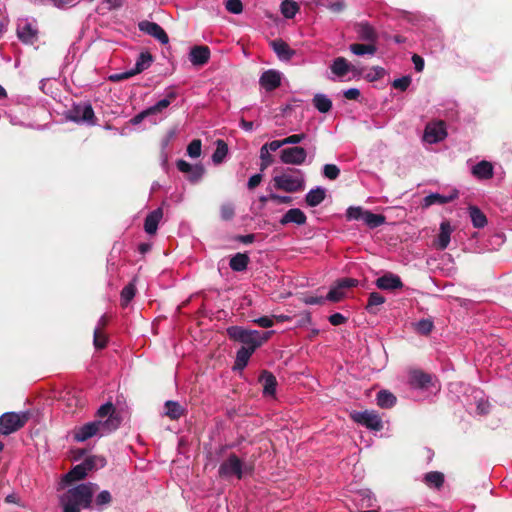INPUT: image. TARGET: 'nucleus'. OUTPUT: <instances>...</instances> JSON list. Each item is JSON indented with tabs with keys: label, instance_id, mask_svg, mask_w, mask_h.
<instances>
[{
	"label": "nucleus",
	"instance_id": "obj_59",
	"mask_svg": "<svg viewBox=\"0 0 512 512\" xmlns=\"http://www.w3.org/2000/svg\"><path fill=\"white\" fill-rule=\"evenodd\" d=\"M328 320L333 326H338L344 324L347 321V318L341 313H334L329 316Z\"/></svg>",
	"mask_w": 512,
	"mask_h": 512
},
{
	"label": "nucleus",
	"instance_id": "obj_3",
	"mask_svg": "<svg viewBox=\"0 0 512 512\" xmlns=\"http://www.w3.org/2000/svg\"><path fill=\"white\" fill-rule=\"evenodd\" d=\"M31 414L29 411H24L20 413L16 412H6L0 416V434L1 435H10L22 427L30 419Z\"/></svg>",
	"mask_w": 512,
	"mask_h": 512
},
{
	"label": "nucleus",
	"instance_id": "obj_51",
	"mask_svg": "<svg viewBox=\"0 0 512 512\" xmlns=\"http://www.w3.org/2000/svg\"><path fill=\"white\" fill-rule=\"evenodd\" d=\"M367 210H364L362 207H349L347 209V218L349 220H362L364 221L365 213Z\"/></svg>",
	"mask_w": 512,
	"mask_h": 512
},
{
	"label": "nucleus",
	"instance_id": "obj_57",
	"mask_svg": "<svg viewBox=\"0 0 512 512\" xmlns=\"http://www.w3.org/2000/svg\"><path fill=\"white\" fill-rule=\"evenodd\" d=\"M386 71L384 68L380 67V66H375L371 69V72H369L367 75H366V78L370 81V82H373V81H377L381 78L384 77Z\"/></svg>",
	"mask_w": 512,
	"mask_h": 512
},
{
	"label": "nucleus",
	"instance_id": "obj_47",
	"mask_svg": "<svg viewBox=\"0 0 512 512\" xmlns=\"http://www.w3.org/2000/svg\"><path fill=\"white\" fill-rule=\"evenodd\" d=\"M434 327L430 319H422L415 324V330L421 335H428Z\"/></svg>",
	"mask_w": 512,
	"mask_h": 512
},
{
	"label": "nucleus",
	"instance_id": "obj_26",
	"mask_svg": "<svg viewBox=\"0 0 512 512\" xmlns=\"http://www.w3.org/2000/svg\"><path fill=\"white\" fill-rule=\"evenodd\" d=\"M452 231H453V229H452L449 221L445 220V221L441 222L440 233L438 235V240L436 243V247L439 250H444L448 247V245L450 243V236H451Z\"/></svg>",
	"mask_w": 512,
	"mask_h": 512
},
{
	"label": "nucleus",
	"instance_id": "obj_55",
	"mask_svg": "<svg viewBox=\"0 0 512 512\" xmlns=\"http://www.w3.org/2000/svg\"><path fill=\"white\" fill-rule=\"evenodd\" d=\"M225 8L232 14H240L243 11V4L241 0H227Z\"/></svg>",
	"mask_w": 512,
	"mask_h": 512
},
{
	"label": "nucleus",
	"instance_id": "obj_40",
	"mask_svg": "<svg viewBox=\"0 0 512 512\" xmlns=\"http://www.w3.org/2000/svg\"><path fill=\"white\" fill-rule=\"evenodd\" d=\"M331 70L335 75L343 77L350 71V65L344 57H338L333 61Z\"/></svg>",
	"mask_w": 512,
	"mask_h": 512
},
{
	"label": "nucleus",
	"instance_id": "obj_10",
	"mask_svg": "<svg viewBox=\"0 0 512 512\" xmlns=\"http://www.w3.org/2000/svg\"><path fill=\"white\" fill-rule=\"evenodd\" d=\"M176 166L180 172L188 175V180L192 184L198 183L205 174L203 165H191L183 159L178 160Z\"/></svg>",
	"mask_w": 512,
	"mask_h": 512
},
{
	"label": "nucleus",
	"instance_id": "obj_52",
	"mask_svg": "<svg viewBox=\"0 0 512 512\" xmlns=\"http://www.w3.org/2000/svg\"><path fill=\"white\" fill-rule=\"evenodd\" d=\"M344 297V292L342 288L336 284V286L332 287L327 296L325 297L326 300L332 301V302H338Z\"/></svg>",
	"mask_w": 512,
	"mask_h": 512
},
{
	"label": "nucleus",
	"instance_id": "obj_21",
	"mask_svg": "<svg viewBox=\"0 0 512 512\" xmlns=\"http://www.w3.org/2000/svg\"><path fill=\"white\" fill-rule=\"evenodd\" d=\"M307 221L305 213L299 208L289 209L280 219V224L285 226L289 223L304 225Z\"/></svg>",
	"mask_w": 512,
	"mask_h": 512
},
{
	"label": "nucleus",
	"instance_id": "obj_49",
	"mask_svg": "<svg viewBox=\"0 0 512 512\" xmlns=\"http://www.w3.org/2000/svg\"><path fill=\"white\" fill-rule=\"evenodd\" d=\"M116 414L115 407L111 402H107L100 406V408L97 411V416L99 420H102L103 418H108L110 415Z\"/></svg>",
	"mask_w": 512,
	"mask_h": 512
},
{
	"label": "nucleus",
	"instance_id": "obj_64",
	"mask_svg": "<svg viewBox=\"0 0 512 512\" xmlns=\"http://www.w3.org/2000/svg\"><path fill=\"white\" fill-rule=\"evenodd\" d=\"M80 507L66 499L63 504V512H80Z\"/></svg>",
	"mask_w": 512,
	"mask_h": 512
},
{
	"label": "nucleus",
	"instance_id": "obj_13",
	"mask_svg": "<svg viewBox=\"0 0 512 512\" xmlns=\"http://www.w3.org/2000/svg\"><path fill=\"white\" fill-rule=\"evenodd\" d=\"M259 84L266 91H273L281 85V73L274 69H269L262 73Z\"/></svg>",
	"mask_w": 512,
	"mask_h": 512
},
{
	"label": "nucleus",
	"instance_id": "obj_42",
	"mask_svg": "<svg viewBox=\"0 0 512 512\" xmlns=\"http://www.w3.org/2000/svg\"><path fill=\"white\" fill-rule=\"evenodd\" d=\"M280 8L281 13L287 19H292L299 11V5L293 0H283Z\"/></svg>",
	"mask_w": 512,
	"mask_h": 512
},
{
	"label": "nucleus",
	"instance_id": "obj_61",
	"mask_svg": "<svg viewBox=\"0 0 512 512\" xmlns=\"http://www.w3.org/2000/svg\"><path fill=\"white\" fill-rule=\"evenodd\" d=\"M306 138V134L300 133V134H293L286 138H284L285 145L287 144H298L301 141H303Z\"/></svg>",
	"mask_w": 512,
	"mask_h": 512
},
{
	"label": "nucleus",
	"instance_id": "obj_27",
	"mask_svg": "<svg viewBox=\"0 0 512 512\" xmlns=\"http://www.w3.org/2000/svg\"><path fill=\"white\" fill-rule=\"evenodd\" d=\"M458 197V192L454 191L448 196H444L438 193H432L423 199V207H429L433 204H446L452 202Z\"/></svg>",
	"mask_w": 512,
	"mask_h": 512
},
{
	"label": "nucleus",
	"instance_id": "obj_28",
	"mask_svg": "<svg viewBox=\"0 0 512 512\" xmlns=\"http://www.w3.org/2000/svg\"><path fill=\"white\" fill-rule=\"evenodd\" d=\"M99 423L100 435L108 434L120 426L121 418L118 414L110 415L106 420H97Z\"/></svg>",
	"mask_w": 512,
	"mask_h": 512
},
{
	"label": "nucleus",
	"instance_id": "obj_12",
	"mask_svg": "<svg viewBox=\"0 0 512 512\" xmlns=\"http://www.w3.org/2000/svg\"><path fill=\"white\" fill-rule=\"evenodd\" d=\"M138 26L140 31L154 37L161 44H167L169 42L167 33L158 23L145 20L140 22Z\"/></svg>",
	"mask_w": 512,
	"mask_h": 512
},
{
	"label": "nucleus",
	"instance_id": "obj_25",
	"mask_svg": "<svg viewBox=\"0 0 512 512\" xmlns=\"http://www.w3.org/2000/svg\"><path fill=\"white\" fill-rule=\"evenodd\" d=\"M255 351L256 350H253V347H241L236 353L233 370H243L247 366L250 357Z\"/></svg>",
	"mask_w": 512,
	"mask_h": 512
},
{
	"label": "nucleus",
	"instance_id": "obj_63",
	"mask_svg": "<svg viewBox=\"0 0 512 512\" xmlns=\"http://www.w3.org/2000/svg\"><path fill=\"white\" fill-rule=\"evenodd\" d=\"M346 8V4L343 0H337L335 2L330 3L329 9L333 13H340Z\"/></svg>",
	"mask_w": 512,
	"mask_h": 512
},
{
	"label": "nucleus",
	"instance_id": "obj_23",
	"mask_svg": "<svg viewBox=\"0 0 512 512\" xmlns=\"http://www.w3.org/2000/svg\"><path fill=\"white\" fill-rule=\"evenodd\" d=\"M270 44L278 58L281 60L288 61L295 55V51L282 39H275L271 41Z\"/></svg>",
	"mask_w": 512,
	"mask_h": 512
},
{
	"label": "nucleus",
	"instance_id": "obj_30",
	"mask_svg": "<svg viewBox=\"0 0 512 512\" xmlns=\"http://www.w3.org/2000/svg\"><path fill=\"white\" fill-rule=\"evenodd\" d=\"M250 258L246 253H236L229 261L230 268L235 272H242L247 269Z\"/></svg>",
	"mask_w": 512,
	"mask_h": 512
},
{
	"label": "nucleus",
	"instance_id": "obj_4",
	"mask_svg": "<svg viewBox=\"0 0 512 512\" xmlns=\"http://www.w3.org/2000/svg\"><path fill=\"white\" fill-rule=\"evenodd\" d=\"M96 489L98 486L94 483L79 484L67 491L66 499L83 508H89Z\"/></svg>",
	"mask_w": 512,
	"mask_h": 512
},
{
	"label": "nucleus",
	"instance_id": "obj_45",
	"mask_svg": "<svg viewBox=\"0 0 512 512\" xmlns=\"http://www.w3.org/2000/svg\"><path fill=\"white\" fill-rule=\"evenodd\" d=\"M108 337L107 335L101 331L100 327H96L93 335V344L94 347L98 350L104 349L107 346Z\"/></svg>",
	"mask_w": 512,
	"mask_h": 512
},
{
	"label": "nucleus",
	"instance_id": "obj_38",
	"mask_svg": "<svg viewBox=\"0 0 512 512\" xmlns=\"http://www.w3.org/2000/svg\"><path fill=\"white\" fill-rule=\"evenodd\" d=\"M396 397L394 394L387 390H382L377 394V404L381 408L389 409L392 408L396 404Z\"/></svg>",
	"mask_w": 512,
	"mask_h": 512
},
{
	"label": "nucleus",
	"instance_id": "obj_33",
	"mask_svg": "<svg viewBox=\"0 0 512 512\" xmlns=\"http://www.w3.org/2000/svg\"><path fill=\"white\" fill-rule=\"evenodd\" d=\"M468 210L472 224L475 228H483L486 226L487 218L477 206L471 205Z\"/></svg>",
	"mask_w": 512,
	"mask_h": 512
},
{
	"label": "nucleus",
	"instance_id": "obj_5",
	"mask_svg": "<svg viewBox=\"0 0 512 512\" xmlns=\"http://www.w3.org/2000/svg\"><path fill=\"white\" fill-rule=\"evenodd\" d=\"M66 117L75 123L95 125L97 122L93 107L90 103H79L73 105L67 112Z\"/></svg>",
	"mask_w": 512,
	"mask_h": 512
},
{
	"label": "nucleus",
	"instance_id": "obj_53",
	"mask_svg": "<svg viewBox=\"0 0 512 512\" xmlns=\"http://www.w3.org/2000/svg\"><path fill=\"white\" fill-rule=\"evenodd\" d=\"M323 174L330 180H335L340 175V169L335 164H325Z\"/></svg>",
	"mask_w": 512,
	"mask_h": 512
},
{
	"label": "nucleus",
	"instance_id": "obj_32",
	"mask_svg": "<svg viewBox=\"0 0 512 512\" xmlns=\"http://www.w3.org/2000/svg\"><path fill=\"white\" fill-rule=\"evenodd\" d=\"M165 415L172 420H178L184 414V408L180 403L172 400L165 402Z\"/></svg>",
	"mask_w": 512,
	"mask_h": 512
},
{
	"label": "nucleus",
	"instance_id": "obj_48",
	"mask_svg": "<svg viewBox=\"0 0 512 512\" xmlns=\"http://www.w3.org/2000/svg\"><path fill=\"white\" fill-rule=\"evenodd\" d=\"M235 216V207L231 203L222 204L220 207V217L224 221H230Z\"/></svg>",
	"mask_w": 512,
	"mask_h": 512
},
{
	"label": "nucleus",
	"instance_id": "obj_22",
	"mask_svg": "<svg viewBox=\"0 0 512 512\" xmlns=\"http://www.w3.org/2000/svg\"><path fill=\"white\" fill-rule=\"evenodd\" d=\"M259 381L263 386V394L273 396L276 392V377L269 371L263 370L259 376Z\"/></svg>",
	"mask_w": 512,
	"mask_h": 512
},
{
	"label": "nucleus",
	"instance_id": "obj_17",
	"mask_svg": "<svg viewBox=\"0 0 512 512\" xmlns=\"http://www.w3.org/2000/svg\"><path fill=\"white\" fill-rule=\"evenodd\" d=\"M100 433L99 429V423L98 421H92L84 424L83 426L79 427L74 432V439L78 442H84L88 440L89 438L97 435Z\"/></svg>",
	"mask_w": 512,
	"mask_h": 512
},
{
	"label": "nucleus",
	"instance_id": "obj_8",
	"mask_svg": "<svg viewBox=\"0 0 512 512\" xmlns=\"http://www.w3.org/2000/svg\"><path fill=\"white\" fill-rule=\"evenodd\" d=\"M306 158V150L299 146L284 148L280 152V160L284 164L302 165L306 161Z\"/></svg>",
	"mask_w": 512,
	"mask_h": 512
},
{
	"label": "nucleus",
	"instance_id": "obj_44",
	"mask_svg": "<svg viewBox=\"0 0 512 512\" xmlns=\"http://www.w3.org/2000/svg\"><path fill=\"white\" fill-rule=\"evenodd\" d=\"M385 302L384 296L378 292H372L369 295L366 310L370 313L376 314L377 311L374 309L375 306L381 305Z\"/></svg>",
	"mask_w": 512,
	"mask_h": 512
},
{
	"label": "nucleus",
	"instance_id": "obj_34",
	"mask_svg": "<svg viewBox=\"0 0 512 512\" xmlns=\"http://www.w3.org/2000/svg\"><path fill=\"white\" fill-rule=\"evenodd\" d=\"M153 62V56L149 52H142L138 56L135 67L132 69L134 75L148 69Z\"/></svg>",
	"mask_w": 512,
	"mask_h": 512
},
{
	"label": "nucleus",
	"instance_id": "obj_36",
	"mask_svg": "<svg viewBox=\"0 0 512 512\" xmlns=\"http://www.w3.org/2000/svg\"><path fill=\"white\" fill-rule=\"evenodd\" d=\"M424 482L427 486L440 489L444 483V475L438 471H431L425 474Z\"/></svg>",
	"mask_w": 512,
	"mask_h": 512
},
{
	"label": "nucleus",
	"instance_id": "obj_7",
	"mask_svg": "<svg viewBox=\"0 0 512 512\" xmlns=\"http://www.w3.org/2000/svg\"><path fill=\"white\" fill-rule=\"evenodd\" d=\"M352 419L371 430L380 431L383 429V423L380 416L375 411L355 412Z\"/></svg>",
	"mask_w": 512,
	"mask_h": 512
},
{
	"label": "nucleus",
	"instance_id": "obj_2",
	"mask_svg": "<svg viewBox=\"0 0 512 512\" xmlns=\"http://www.w3.org/2000/svg\"><path fill=\"white\" fill-rule=\"evenodd\" d=\"M254 462H244L235 453H231L228 457L220 464L218 474L221 478H230L235 476L238 480H241L244 474H253Z\"/></svg>",
	"mask_w": 512,
	"mask_h": 512
},
{
	"label": "nucleus",
	"instance_id": "obj_31",
	"mask_svg": "<svg viewBox=\"0 0 512 512\" xmlns=\"http://www.w3.org/2000/svg\"><path fill=\"white\" fill-rule=\"evenodd\" d=\"M177 98V93L174 89H169L166 93V97L160 101H158L155 105L149 107V111L152 114H156L167 108L175 99Z\"/></svg>",
	"mask_w": 512,
	"mask_h": 512
},
{
	"label": "nucleus",
	"instance_id": "obj_35",
	"mask_svg": "<svg viewBox=\"0 0 512 512\" xmlns=\"http://www.w3.org/2000/svg\"><path fill=\"white\" fill-rule=\"evenodd\" d=\"M312 103L320 113H328L332 108V101L324 94H316Z\"/></svg>",
	"mask_w": 512,
	"mask_h": 512
},
{
	"label": "nucleus",
	"instance_id": "obj_37",
	"mask_svg": "<svg viewBox=\"0 0 512 512\" xmlns=\"http://www.w3.org/2000/svg\"><path fill=\"white\" fill-rule=\"evenodd\" d=\"M227 154H228L227 143L222 139H218L216 141V149H215L214 153L212 154L213 163L216 165L221 164L223 162V160L225 159V157L227 156Z\"/></svg>",
	"mask_w": 512,
	"mask_h": 512
},
{
	"label": "nucleus",
	"instance_id": "obj_16",
	"mask_svg": "<svg viewBox=\"0 0 512 512\" xmlns=\"http://www.w3.org/2000/svg\"><path fill=\"white\" fill-rule=\"evenodd\" d=\"M447 133L443 122L427 125L424 131V140L428 143H437L446 137Z\"/></svg>",
	"mask_w": 512,
	"mask_h": 512
},
{
	"label": "nucleus",
	"instance_id": "obj_24",
	"mask_svg": "<svg viewBox=\"0 0 512 512\" xmlns=\"http://www.w3.org/2000/svg\"><path fill=\"white\" fill-rule=\"evenodd\" d=\"M472 174L480 180H487L493 177V165L486 160L478 162L472 167Z\"/></svg>",
	"mask_w": 512,
	"mask_h": 512
},
{
	"label": "nucleus",
	"instance_id": "obj_14",
	"mask_svg": "<svg viewBox=\"0 0 512 512\" xmlns=\"http://www.w3.org/2000/svg\"><path fill=\"white\" fill-rule=\"evenodd\" d=\"M376 286L382 290L393 291L403 288L404 284L398 275L387 272L376 280Z\"/></svg>",
	"mask_w": 512,
	"mask_h": 512
},
{
	"label": "nucleus",
	"instance_id": "obj_60",
	"mask_svg": "<svg viewBox=\"0 0 512 512\" xmlns=\"http://www.w3.org/2000/svg\"><path fill=\"white\" fill-rule=\"evenodd\" d=\"M337 284L342 288V290L347 288H352L357 286L358 280L353 278H343L337 281Z\"/></svg>",
	"mask_w": 512,
	"mask_h": 512
},
{
	"label": "nucleus",
	"instance_id": "obj_50",
	"mask_svg": "<svg viewBox=\"0 0 512 512\" xmlns=\"http://www.w3.org/2000/svg\"><path fill=\"white\" fill-rule=\"evenodd\" d=\"M202 143L200 139L192 140L187 146V154L192 158H197L201 155Z\"/></svg>",
	"mask_w": 512,
	"mask_h": 512
},
{
	"label": "nucleus",
	"instance_id": "obj_11",
	"mask_svg": "<svg viewBox=\"0 0 512 512\" xmlns=\"http://www.w3.org/2000/svg\"><path fill=\"white\" fill-rule=\"evenodd\" d=\"M39 30L28 21L18 24L16 35L25 45H33L38 41Z\"/></svg>",
	"mask_w": 512,
	"mask_h": 512
},
{
	"label": "nucleus",
	"instance_id": "obj_41",
	"mask_svg": "<svg viewBox=\"0 0 512 512\" xmlns=\"http://www.w3.org/2000/svg\"><path fill=\"white\" fill-rule=\"evenodd\" d=\"M365 217H364V223L369 227V228H377L379 226H381L382 224L385 223L386 221V218L384 215L382 214H374L372 213L371 211H366V213L364 214Z\"/></svg>",
	"mask_w": 512,
	"mask_h": 512
},
{
	"label": "nucleus",
	"instance_id": "obj_56",
	"mask_svg": "<svg viewBox=\"0 0 512 512\" xmlns=\"http://www.w3.org/2000/svg\"><path fill=\"white\" fill-rule=\"evenodd\" d=\"M411 77L410 76H403L401 78H398V79H395L392 83V86L393 88L395 89H399L401 91H405L407 90V88L410 86L411 84Z\"/></svg>",
	"mask_w": 512,
	"mask_h": 512
},
{
	"label": "nucleus",
	"instance_id": "obj_1",
	"mask_svg": "<svg viewBox=\"0 0 512 512\" xmlns=\"http://www.w3.org/2000/svg\"><path fill=\"white\" fill-rule=\"evenodd\" d=\"M273 333V331L250 330L237 325L226 329V334L230 340L242 343V347H253V350H257Z\"/></svg>",
	"mask_w": 512,
	"mask_h": 512
},
{
	"label": "nucleus",
	"instance_id": "obj_54",
	"mask_svg": "<svg viewBox=\"0 0 512 512\" xmlns=\"http://www.w3.org/2000/svg\"><path fill=\"white\" fill-rule=\"evenodd\" d=\"M112 502V495L108 490L101 491L95 498V504L98 507L109 505Z\"/></svg>",
	"mask_w": 512,
	"mask_h": 512
},
{
	"label": "nucleus",
	"instance_id": "obj_43",
	"mask_svg": "<svg viewBox=\"0 0 512 512\" xmlns=\"http://www.w3.org/2000/svg\"><path fill=\"white\" fill-rule=\"evenodd\" d=\"M136 286L133 283L127 284L121 291V306L127 307L130 301L135 297Z\"/></svg>",
	"mask_w": 512,
	"mask_h": 512
},
{
	"label": "nucleus",
	"instance_id": "obj_9",
	"mask_svg": "<svg viewBox=\"0 0 512 512\" xmlns=\"http://www.w3.org/2000/svg\"><path fill=\"white\" fill-rule=\"evenodd\" d=\"M95 466L94 458H86L82 463L74 466L65 476L64 481L71 483L84 479L88 472L93 470Z\"/></svg>",
	"mask_w": 512,
	"mask_h": 512
},
{
	"label": "nucleus",
	"instance_id": "obj_6",
	"mask_svg": "<svg viewBox=\"0 0 512 512\" xmlns=\"http://www.w3.org/2000/svg\"><path fill=\"white\" fill-rule=\"evenodd\" d=\"M274 187L287 193L302 191L305 182L302 176L295 177L289 174H281L273 177Z\"/></svg>",
	"mask_w": 512,
	"mask_h": 512
},
{
	"label": "nucleus",
	"instance_id": "obj_18",
	"mask_svg": "<svg viewBox=\"0 0 512 512\" xmlns=\"http://www.w3.org/2000/svg\"><path fill=\"white\" fill-rule=\"evenodd\" d=\"M210 59V49L208 46L200 45L191 48L189 60L195 66H202Z\"/></svg>",
	"mask_w": 512,
	"mask_h": 512
},
{
	"label": "nucleus",
	"instance_id": "obj_15",
	"mask_svg": "<svg viewBox=\"0 0 512 512\" xmlns=\"http://www.w3.org/2000/svg\"><path fill=\"white\" fill-rule=\"evenodd\" d=\"M357 38L361 41L376 44L378 34L368 22H360L354 26Z\"/></svg>",
	"mask_w": 512,
	"mask_h": 512
},
{
	"label": "nucleus",
	"instance_id": "obj_39",
	"mask_svg": "<svg viewBox=\"0 0 512 512\" xmlns=\"http://www.w3.org/2000/svg\"><path fill=\"white\" fill-rule=\"evenodd\" d=\"M350 51L358 56H362L365 54L374 55L377 51L376 44L373 43H367V44H361V43H354L350 45Z\"/></svg>",
	"mask_w": 512,
	"mask_h": 512
},
{
	"label": "nucleus",
	"instance_id": "obj_58",
	"mask_svg": "<svg viewBox=\"0 0 512 512\" xmlns=\"http://www.w3.org/2000/svg\"><path fill=\"white\" fill-rule=\"evenodd\" d=\"M252 322L262 328H270L274 325V316H262L254 319Z\"/></svg>",
	"mask_w": 512,
	"mask_h": 512
},
{
	"label": "nucleus",
	"instance_id": "obj_29",
	"mask_svg": "<svg viewBox=\"0 0 512 512\" xmlns=\"http://www.w3.org/2000/svg\"><path fill=\"white\" fill-rule=\"evenodd\" d=\"M326 197V190L322 187L311 189L305 196V202L310 207L321 204Z\"/></svg>",
	"mask_w": 512,
	"mask_h": 512
},
{
	"label": "nucleus",
	"instance_id": "obj_62",
	"mask_svg": "<svg viewBox=\"0 0 512 512\" xmlns=\"http://www.w3.org/2000/svg\"><path fill=\"white\" fill-rule=\"evenodd\" d=\"M262 174H254L248 180L247 187L249 190H254L262 182Z\"/></svg>",
	"mask_w": 512,
	"mask_h": 512
},
{
	"label": "nucleus",
	"instance_id": "obj_19",
	"mask_svg": "<svg viewBox=\"0 0 512 512\" xmlns=\"http://www.w3.org/2000/svg\"><path fill=\"white\" fill-rule=\"evenodd\" d=\"M163 218L162 208L151 211L145 218L144 230L147 234L153 235L157 232L159 222Z\"/></svg>",
	"mask_w": 512,
	"mask_h": 512
},
{
	"label": "nucleus",
	"instance_id": "obj_46",
	"mask_svg": "<svg viewBox=\"0 0 512 512\" xmlns=\"http://www.w3.org/2000/svg\"><path fill=\"white\" fill-rule=\"evenodd\" d=\"M260 170L264 171L267 169L274 161L273 156L270 154V151L266 149L265 146L260 148Z\"/></svg>",
	"mask_w": 512,
	"mask_h": 512
},
{
	"label": "nucleus",
	"instance_id": "obj_20",
	"mask_svg": "<svg viewBox=\"0 0 512 512\" xmlns=\"http://www.w3.org/2000/svg\"><path fill=\"white\" fill-rule=\"evenodd\" d=\"M410 384L415 388H428L432 382V376L422 370H412L409 374Z\"/></svg>",
	"mask_w": 512,
	"mask_h": 512
}]
</instances>
